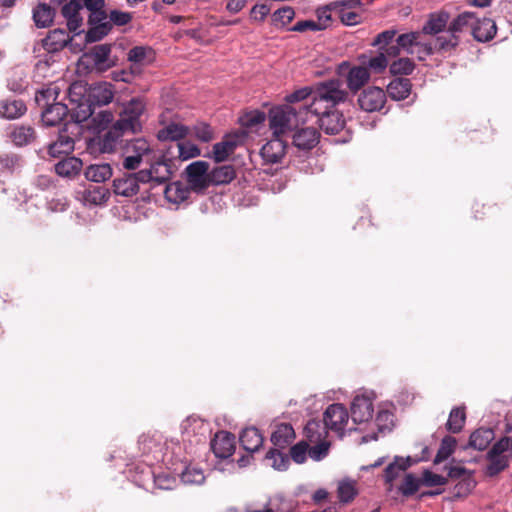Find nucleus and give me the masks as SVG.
<instances>
[{"mask_svg":"<svg viewBox=\"0 0 512 512\" xmlns=\"http://www.w3.org/2000/svg\"><path fill=\"white\" fill-rule=\"evenodd\" d=\"M348 93L339 80H329L319 83L312 90V101L309 105H302L305 115L310 121L313 117L327 113L345 102Z\"/></svg>","mask_w":512,"mask_h":512,"instance_id":"1","label":"nucleus"},{"mask_svg":"<svg viewBox=\"0 0 512 512\" xmlns=\"http://www.w3.org/2000/svg\"><path fill=\"white\" fill-rule=\"evenodd\" d=\"M305 115L303 106L281 105L270 109L269 126L273 136L283 137L286 133L296 129L300 123L309 122Z\"/></svg>","mask_w":512,"mask_h":512,"instance_id":"2","label":"nucleus"},{"mask_svg":"<svg viewBox=\"0 0 512 512\" xmlns=\"http://www.w3.org/2000/svg\"><path fill=\"white\" fill-rule=\"evenodd\" d=\"M146 104L140 97H135L122 104L119 118L114 123L116 130L122 133H137L142 129V117Z\"/></svg>","mask_w":512,"mask_h":512,"instance_id":"3","label":"nucleus"},{"mask_svg":"<svg viewBox=\"0 0 512 512\" xmlns=\"http://www.w3.org/2000/svg\"><path fill=\"white\" fill-rule=\"evenodd\" d=\"M50 98L53 100L56 98V91L52 88L43 90L36 95L37 103L46 106L42 112V122L46 126H55L67 115L68 108L61 102L48 104Z\"/></svg>","mask_w":512,"mask_h":512,"instance_id":"4","label":"nucleus"},{"mask_svg":"<svg viewBox=\"0 0 512 512\" xmlns=\"http://www.w3.org/2000/svg\"><path fill=\"white\" fill-rule=\"evenodd\" d=\"M80 132L78 122L66 123L60 130L58 138L49 145L48 153L52 157H59L61 154H69L74 150L75 136Z\"/></svg>","mask_w":512,"mask_h":512,"instance_id":"5","label":"nucleus"},{"mask_svg":"<svg viewBox=\"0 0 512 512\" xmlns=\"http://www.w3.org/2000/svg\"><path fill=\"white\" fill-rule=\"evenodd\" d=\"M509 438L504 437L496 442L487 454L489 464L486 467V472L489 476H495L509 464Z\"/></svg>","mask_w":512,"mask_h":512,"instance_id":"6","label":"nucleus"},{"mask_svg":"<svg viewBox=\"0 0 512 512\" xmlns=\"http://www.w3.org/2000/svg\"><path fill=\"white\" fill-rule=\"evenodd\" d=\"M348 421V411L344 405L339 403L329 405L323 414V422L328 430L335 432L340 437L344 435Z\"/></svg>","mask_w":512,"mask_h":512,"instance_id":"7","label":"nucleus"},{"mask_svg":"<svg viewBox=\"0 0 512 512\" xmlns=\"http://www.w3.org/2000/svg\"><path fill=\"white\" fill-rule=\"evenodd\" d=\"M374 413L372 393L356 395L351 403V417L354 424H367Z\"/></svg>","mask_w":512,"mask_h":512,"instance_id":"8","label":"nucleus"},{"mask_svg":"<svg viewBox=\"0 0 512 512\" xmlns=\"http://www.w3.org/2000/svg\"><path fill=\"white\" fill-rule=\"evenodd\" d=\"M171 175L170 161L165 158L154 162L150 169L139 171V178L142 183H153L156 185L167 182Z\"/></svg>","mask_w":512,"mask_h":512,"instance_id":"9","label":"nucleus"},{"mask_svg":"<svg viewBox=\"0 0 512 512\" xmlns=\"http://www.w3.org/2000/svg\"><path fill=\"white\" fill-rule=\"evenodd\" d=\"M209 164L206 161H195L189 164L186 169L187 182L194 191H202L209 184Z\"/></svg>","mask_w":512,"mask_h":512,"instance_id":"10","label":"nucleus"},{"mask_svg":"<svg viewBox=\"0 0 512 512\" xmlns=\"http://www.w3.org/2000/svg\"><path fill=\"white\" fill-rule=\"evenodd\" d=\"M386 102V93L379 87H369L362 91L358 97V104L363 111L374 112L383 108Z\"/></svg>","mask_w":512,"mask_h":512,"instance_id":"11","label":"nucleus"},{"mask_svg":"<svg viewBox=\"0 0 512 512\" xmlns=\"http://www.w3.org/2000/svg\"><path fill=\"white\" fill-rule=\"evenodd\" d=\"M84 57L93 63L97 71H106L115 64L111 58L110 44L96 45Z\"/></svg>","mask_w":512,"mask_h":512,"instance_id":"12","label":"nucleus"},{"mask_svg":"<svg viewBox=\"0 0 512 512\" xmlns=\"http://www.w3.org/2000/svg\"><path fill=\"white\" fill-rule=\"evenodd\" d=\"M286 152V142L281 136H273L260 150V155L266 164L281 161Z\"/></svg>","mask_w":512,"mask_h":512,"instance_id":"13","label":"nucleus"},{"mask_svg":"<svg viewBox=\"0 0 512 512\" xmlns=\"http://www.w3.org/2000/svg\"><path fill=\"white\" fill-rule=\"evenodd\" d=\"M140 183L142 182L139 178V172L124 174L122 177L114 179V193L124 197H132L138 193Z\"/></svg>","mask_w":512,"mask_h":512,"instance_id":"14","label":"nucleus"},{"mask_svg":"<svg viewBox=\"0 0 512 512\" xmlns=\"http://www.w3.org/2000/svg\"><path fill=\"white\" fill-rule=\"evenodd\" d=\"M211 448L216 457L228 458L234 452L235 438L229 432L220 431L215 434L211 441Z\"/></svg>","mask_w":512,"mask_h":512,"instance_id":"15","label":"nucleus"},{"mask_svg":"<svg viewBox=\"0 0 512 512\" xmlns=\"http://www.w3.org/2000/svg\"><path fill=\"white\" fill-rule=\"evenodd\" d=\"M70 40L68 32L63 29H55L42 40V47L48 54L57 55Z\"/></svg>","mask_w":512,"mask_h":512,"instance_id":"16","label":"nucleus"},{"mask_svg":"<svg viewBox=\"0 0 512 512\" xmlns=\"http://www.w3.org/2000/svg\"><path fill=\"white\" fill-rule=\"evenodd\" d=\"M316 123L319 124L320 128L327 134H337L344 127L345 120L343 115L337 110H331L327 113L320 114L318 117H314Z\"/></svg>","mask_w":512,"mask_h":512,"instance_id":"17","label":"nucleus"},{"mask_svg":"<svg viewBox=\"0 0 512 512\" xmlns=\"http://www.w3.org/2000/svg\"><path fill=\"white\" fill-rule=\"evenodd\" d=\"M319 132L314 127L299 129L293 135L294 145L303 150H310L319 142Z\"/></svg>","mask_w":512,"mask_h":512,"instance_id":"18","label":"nucleus"},{"mask_svg":"<svg viewBox=\"0 0 512 512\" xmlns=\"http://www.w3.org/2000/svg\"><path fill=\"white\" fill-rule=\"evenodd\" d=\"M370 79V72L366 66L360 65L353 66L346 75L347 87L356 92L360 90Z\"/></svg>","mask_w":512,"mask_h":512,"instance_id":"19","label":"nucleus"},{"mask_svg":"<svg viewBox=\"0 0 512 512\" xmlns=\"http://www.w3.org/2000/svg\"><path fill=\"white\" fill-rule=\"evenodd\" d=\"M497 31L495 22L490 18H479L473 26V37L479 42H487L494 38Z\"/></svg>","mask_w":512,"mask_h":512,"instance_id":"20","label":"nucleus"},{"mask_svg":"<svg viewBox=\"0 0 512 512\" xmlns=\"http://www.w3.org/2000/svg\"><path fill=\"white\" fill-rule=\"evenodd\" d=\"M82 161L77 157H67L55 164V172L64 178L72 179L82 169Z\"/></svg>","mask_w":512,"mask_h":512,"instance_id":"21","label":"nucleus"},{"mask_svg":"<svg viewBox=\"0 0 512 512\" xmlns=\"http://www.w3.org/2000/svg\"><path fill=\"white\" fill-rule=\"evenodd\" d=\"M239 439L242 447L248 452L258 451L263 444V436L255 427L243 429Z\"/></svg>","mask_w":512,"mask_h":512,"instance_id":"22","label":"nucleus"},{"mask_svg":"<svg viewBox=\"0 0 512 512\" xmlns=\"http://www.w3.org/2000/svg\"><path fill=\"white\" fill-rule=\"evenodd\" d=\"M112 85L109 83H98L90 88L89 98L93 104L107 105L113 99Z\"/></svg>","mask_w":512,"mask_h":512,"instance_id":"23","label":"nucleus"},{"mask_svg":"<svg viewBox=\"0 0 512 512\" xmlns=\"http://www.w3.org/2000/svg\"><path fill=\"white\" fill-rule=\"evenodd\" d=\"M295 438V432L290 424H279L271 435V442L279 449H284Z\"/></svg>","mask_w":512,"mask_h":512,"instance_id":"24","label":"nucleus"},{"mask_svg":"<svg viewBox=\"0 0 512 512\" xmlns=\"http://www.w3.org/2000/svg\"><path fill=\"white\" fill-rule=\"evenodd\" d=\"M411 92V82L407 78H396L387 86V93L393 100H403Z\"/></svg>","mask_w":512,"mask_h":512,"instance_id":"25","label":"nucleus"},{"mask_svg":"<svg viewBox=\"0 0 512 512\" xmlns=\"http://www.w3.org/2000/svg\"><path fill=\"white\" fill-rule=\"evenodd\" d=\"M85 177L87 180L101 183L111 178L113 172L112 168L107 163L92 164L85 170Z\"/></svg>","mask_w":512,"mask_h":512,"instance_id":"26","label":"nucleus"},{"mask_svg":"<svg viewBox=\"0 0 512 512\" xmlns=\"http://www.w3.org/2000/svg\"><path fill=\"white\" fill-rule=\"evenodd\" d=\"M187 133L188 128L186 126L172 122L158 131L157 138L160 141H179Z\"/></svg>","mask_w":512,"mask_h":512,"instance_id":"27","label":"nucleus"},{"mask_svg":"<svg viewBox=\"0 0 512 512\" xmlns=\"http://www.w3.org/2000/svg\"><path fill=\"white\" fill-rule=\"evenodd\" d=\"M477 22V15L473 12H463L459 14L450 24L449 30L452 33L470 30L473 33V26Z\"/></svg>","mask_w":512,"mask_h":512,"instance_id":"28","label":"nucleus"},{"mask_svg":"<svg viewBox=\"0 0 512 512\" xmlns=\"http://www.w3.org/2000/svg\"><path fill=\"white\" fill-rule=\"evenodd\" d=\"M494 431L491 428H480L470 435L469 445L477 450H484L494 440Z\"/></svg>","mask_w":512,"mask_h":512,"instance_id":"29","label":"nucleus"},{"mask_svg":"<svg viewBox=\"0 0 512 512\" xmlns=\"http://www.w3.org/2000/svg\"><path fill=\"white\" fill-rule=\"evenodd\" d=\"M327 434L328 428L325 424L322 425L319 420L312 419L304 427V435L310 443H317L326 439Z\"/></svg>","mask_w":512,"mask_h":512,"instance_id":"30","label":"nucleus"},{"mask_svg":"<svg viewBox=\"0 0 512 512\" xmlns=\"http://www.w3.org/2000/svg\"><path fill=\"white\" fill-rule=\"evenodd\" d=\"M181 430L184 435L190 437L192 435H204L207 430V424L196 416L187 417L181 424Z\"/></svg>","mask_w":512,"mask_h":512,"instance_id":"31","label":"nucleus"},{"mask_svg":"<svg viewBox=\"0 0 512 512\" xmlns=\"http://www.w3.org/2000/svg\"><path fill=\"white\" fill-rule=\"evenodd\" d=\"M109 198V191L104 187L90 186L83 191L82 199L86 204L100 205Z\"/></svg>","mask_w":512,"mask_h":512,"instance_id":"32","label":"nucleus"},{"mask_svg":"<svg viewBox=\"0 0 512 512\" xmlns=\"http://www.w3.org/2000/svg\"><path fill=\"white\" fill-rule=\"evenodd\" d=\"M449 15L447 12H439L432 14L426 24L423 26L421 33L424 34H437L441 32L447 25Z\"/></svg>","mask_w":512,"mask_h":512,"instance_id":"33","label":"nucleus"},{"mask_svg":"<svg viewBox=\"0 0 512 512\" xmlns=\"http://www.w3.org/2000/svg\"><path fill=\"white\" fill-rule=\"evenodd\" d=\"M54 16V10L46 3H40L33 10V19L38 27H48L52 23Z\"/></svg>","mask_w":512,"mask_h":512,"instance_id":"34","label":"nucleus"},{"mask_svg":"<svg viewBox=\"0 0 512 512\" xmlns=\"http://www.w3.org/2000/svg\"><path fill=\"white\" fill-rule=\"evenodd\" d=\"M127 58L134 65H145L153 60V50L147 46H135L129 50Z\"/></svg>","mask_w":512,"mask_h":512,"instance_id":"35","label":"nucleus"},{"mask_svg":"<svg viewBox=\"0 0 512 512\" xmlns=\"http://www.w3.org/2000/svg\"><path fill=\"white\" fill-rule=\"evenodd\" d=\"M411 466V458L396 457L394 462L390 463L385 469V480L391 484L399 474Z\"/></svg>","mask_w":512,"mask_h":512,"instance_id":"36","label":"nucleus"},{"mask_svg":"<svg viewBox=\"0 0 512 512\" xmlns=\"http://www.w3.org/2000/svg\"><path fill=\"white\" fill-rule=\"evenodd\" d=\"M164 194L169 202L178 204L188 198L189 190L180 182H174L166 186Z\"/></svg>","mask_w":512,"mask_h":512,"instance_id":"37","label":"nucleus"},{"mask_svg":"<svg viewBox=\"0 0 512 512\" xmlns=\"http://www.w3.org/2000/svg\"><path fill=\"white\" fill-rule=\"evenodd\" d=\"M360 63L363 66L367 67L368 71H372L374 73H382L386 67L388 66V59L384 53H379L374 57H367L362 55L360 58Z\"/></svg>","mask_w":512,"mask_h":512,"instance_id":"38","label":"nucleus"},{"mask_svg":"<svg viewBox=\"0 0 512 512\" xmlns=\"http://www.w3.org/2000/svg\"><path fill=\"white\" fill-rule=\"evenodd\" d=\"M26 111V106L21 100L6 101L2 104L0 115L7 119H15L23 115Z\"/></svg>","mask_w":512,"mask_h":512,"instance_id":"39","label":"nucleus"},{"mask_svg":"<svg viewBox=\"0 0 512 512\" xmlns=\"http://www.w3.org/2000/svg\"><path fill=\"white\" fill-rule=\"evenodd\" d=\"M84 3V6L91 12L89 16V22H101L107 19V15L104 11L105 0H80Z\"/></svg>","mask_w":512,"mask_h":512,"instance_id":"40","label":"nucleus"},{"mask_svg":"<svg viewBox=\"0 0 512 512\" xmlns=\"http://www.w3.org/2000/svg\"><path fill=\"white\" fill-rule=\"evenodd\" d=\"M91 28L86 34L87 42H96L105 37L111 30L112 24L106 19L101 22L90 23Z\"/></svg>","mask_w":512,"mask_h":512,"instance_id":"41","label":"nucleus"},{"mask_svg":"<svg viewBox=\"0 0 512 512\" xmlns=\"http://www.w3.org/2000/svg\"><path fill=\"white\" fill-rule=\"evenodd\" d=\"M235 177V171L231 165H223L212 170L209 175V182L217 185L232 181Z\"/></svg>","mask_w":512,"mask_h":512,"instance_id":"42","label":"nucleus"},{"mask_svg":"<svg viewBox=\"0 0 512 512\" xmlns=\"http://www.w3.org/2000/svg\"><path fill=\"white\" fill-rule=\"evenodd\" d=\"M35 136V132L30 126H17L13 129L10 137L13 143L17 146L29 144Z\"/></svg>","mask_w":512,"mask_h":512,"instance_id":"43","label":"nucleus"},{"mask_svg":"<svg viewBox=\"0 0 512 512\" xmlns=\"http://www.w3.org/2000/svg\"><path fill=\"white\" fill-rule=\"evenodd\" d=\"M465 419L466 415L464 408L456 407L451 410L446 427L450 432L458 433L463 428Z\"/></svg>","mask_w":512,"mask_h":512,"instance_id":"44","label":"nucleus"},{"mask_svg":"<svg viewBox=\"0 0 512 512\" xmlns=\"http://www.w3.org/2000/svg\"><path fill=\"white\" fill-rule=\"evenodd\" d=\"M372 425L376 427L379 432L391 431L394 425L393 413L388 409L379 410Z\"/></svg>","mask_w":512,"mask_h":512,"instance_id":"45","label":"nucleus"},{"mask_svg":"<svg viewBox=\"0 0 512 512\" xmlns=\"http://www.w3.org/2000/svg\"><path fill=\"white\" fill-rule=\"evenodd\" d=\"M423 37V33L421 32H410L401 34L397 38V43L400 45L403 52L411 55L413 54V49L419 38Z\"/></svg>","mask_w":512,"mask_h":512,"instance_id":"46","label":"nucleus"},{"mask_svg":"<svg viewBox=\"0 0 512 512\" xmlns=\"http://www.w3.org/2000/svg\"><path fill=\"white\" fill-rule=\"evenodd\" d=\"M456 446L455 438L446 436L442 439L439 450L435 456L434 463L439 464L446 460L454 452Z\"/></svg>","mask_w":512,"mask_h":512,"instance_id":"47","label":"nucleus"},{"mask_svg":"<svg viewBox=\"0 0 512 512\" xmlns=\"http://www.w3.org/2000/svg\"><path fill=\"white\" fill-rule=\"evenodd\" d=\"M175 149L177 151L178 158L182 161L197 157L201 153L197 145L191 142H177L175 144Z\"/></svg>","mask_w":512,"mask_h":512,"instance_id":"48","label":"nucleus"},{"mask_svg":"<svg viewBox=\"0 0 512 512\" xmlns=\"http://www.w3.org/2000/svg\"><path fill=\"white\" fill-rule=\"evenodd\" d=\"M357 495L356 482L343 480L338 486V497L341 502L348 503Z\"/></svg>","mask_w":512,"mask_h":512,"instance_id":"49","label":"nucleus"},{"mask_svg":"<svg viewBox=\"0 0 512 512\" xmlns=\"http://www.w3.org/2000/svg\"><path fill=\"white\" fill-rule=\"evenodd\" d=\"M266 459L272 461V467L276 470L283 471L288 468L289 458L286 454L282 453L279 449H271L266 454Z\"/></svg>","mask_w":512,"mask_h":512,"instance_id":"50","label":"nucleus"},{"mask_svg":"<svg viewBox=\"0 0 512 512\" xmlns=\"http://www.w3.org/2000/svg\"><path fill=\"white\" fill-rule=\"evenodd\" d=\"M57 55L48 54L47 52L35 64V72L37 76L46 78L49 76V70L52 64L57 61Z\"/></svg>","mask_w":512,"mask_h":512,"instance_id":"51","label":"nucleus"},{"mask_svg":"<svg viewBox=\"0 0 512 512\" xmlns=\"http://www.w3.org/2000/svg\"><path fill=\"white\" fill-rule=\"evenodd\" d=\"M181 480L185 484H201L205 480L203 471L197 467H187L181 473Z\"/></svg>","mask_w":512,"mask_h":512,"instance_id":"52","label":"nucleus"},{"mask_svg":"<svg viewBox=\"0 0 512 512\" xmlns=\"http://www.w3.org/2000/svg\"><path fill=\"white\" fill-rule=\"evenodd\" d=\"M413 69L414 63L409 58H399L390 64V71L394 75H408Z\"/></svg>","mask_w":512,"mask_h":512,"instance_id":"53","label":"nucleus"},{"mask_svg":"<svg viewBox=\"0 0 512 512\" xmlns=\"http://www.w3.org/2000/svg\"><path fill=\"white\" fill-rule=\"evenodd\" d=\"M420 485V479H417L412 474H407L404 477L403 482L399 487V490L404 496H411L418 491Z\"/></svg>","mask_w":512,"mask_h":512,"instance_id":"54","label":"nucleus"},{"mask_svg":"<svg viewBox=\"0 0 512 512\" xmlns=\"http://www.w3.org/2000/svg\"><path fill=\"white\" fill-rule=\"evenodd\" d=\"M420 480H421V485L427 486V487L443 486V485L447 484L446 477L436 474V473H433L430 470H424Z\"/></svg>","mask_w":512,"mask_h":512,"instance_id":"55","label":"nucleus"},{"mask_svg":"<svg viewBox=\"0 0 512 512\" xmlns=\"http://www.w3.org/2000/svg\"><path fill=\"white\" fill-rule=\"evenodd\" d=\"M313 444L312 447H309L310 458L315 461L324 459L328 455L330 443L324 439Z\"/></svg>","mask_w":512,"mask_h":512,"instance_id":"56","label":"nucleus"},{"mask_svg":"<svg viewBox=\"0 0 512 512\" xmlns=\"http://www.w3.org/2000/svg\"><path fill=\"white\" fill-rule=\"evenodd\" d=\"M126 149L127 152H132L133 155L142 159L144 155L150 152V145L145 139L137 138L129 142Z\"/></svg>","mask_w":512,"mask_h":512,"instance_id":"57","label":"nucleus"},{"mask_svg":"<svg viewBox=\"0 0 512 512\" xmlns=\"http://www.w3.org/2000/svg\"><path fill=\"white\" fill-rule=\"evenodd\" d=\"M265 113L261 111H251L240 117V123L243 127L252 128L265 121Z\"/></svg>","mask_w":512,"mask_h":512,"instance_id":"58","label":"nucleus"},{"mask_svg":"<svg viewBox=\"0 0 512 512\" xmlns=\"http://www.w3.org/2000/svg\"><path fill=\"white\" fill-rule=\"evenodd\" d=\"M123 133L120 130H116L113 125L112 128L104 135L101 143V148L104 152H110L114 149L115 144L119 137Z\"/></svg>","mask_w":512,"mask_h":512,"instance_id":"59","label":"nucleus"},{"mask_svg":"<svg viewBox=\"0 0 512 512\" xmlns=\"http://www.w3.org/2000/svg\"><path fill=\"white\" fill-rule=\"evenodd\" d=\"M307 453L309 454V444L304 441L295 444L290 449L291 458L298 464L305 462Z\"/></svg>","mask_w":512,"mask_h":512,"instance_id":"60","label":"nucleus"},{"mask_svg":"<svg viewBox=\"0 0 512 512\" xmlns=\"http://www.w3.org/2000/svg\"><path fill=\"white\" fill-rule=\"evenodd\" d=\"M312 90L311 88L305 87L301 88L299 90L294 91L293 93L287 95L285 97L287 104L291 106H300L301 104L297 105L298 103L302 102L303 100H306L308 97L312 98Z\"/></svg>","mask_w":512,"mask_h":512,"instance_id":"61","label":"nucleus"},{"mask_svg":"<svg viewBox=\"0 0 512 512\" xmlns=\"http://www.w3.org/2000/svg\"><path fill=\"white\" fill-rule=\"evenodd\" d=\"M295 16V12L291 7H283L273 13L272 19L274 23H279L282 26L290 23Z\"/></svg>","mask_w":512,"mask_h":512,"instance_id":"62","label":"nucleus"},{"mask_svg":"<svg viewBox=\"0 0 512 512\" xmlns=\"http://www.w3.org/2000/svg\"><path fill=\"white\" fill-rule=\"evenodd\" d=\"M232 153L233 150L229 147V143L226 142L225 139L213 146V157L216 162L225 161Z\"/></svg>","mask_w":512,"mask_h":512,"instance_id":"63","label":"nucleus"},{"mask_svg":"<svg viewBox=\"0 0 512 512\" xmlns=\"http://www.w3.org/2000/svg\"><path fill=\"white\" fill-rule=\"evenodd\" d=\"M434 46L431 42H425L422 38H419L414 49L413 54L418 57L419 60H424L427 56L433 54Z\"/></svg>","mask_w":512,"mask_h":512,"instance_id":"64","label":"nucleus"}]
</instances>
